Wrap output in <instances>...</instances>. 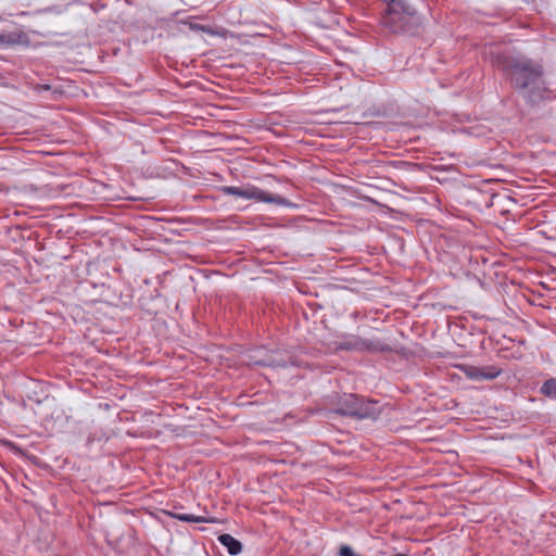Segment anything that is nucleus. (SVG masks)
Returning a JSON list of instances; mask_svg holds the SVG:
<instances>
[{"instance_id":"obj_1","label":"nucleus","mask_w":556,"mask_h":556,"mask_svg":"<svg viewBox=\"0 0 556 556\" xmlns=\"http://www.w3.org/2000/svg\"><path fill=\"white\" fill-rule=\"evenodd\" d=\"M496 64L528 104L535 105L548 98L551 90L541 64L519 55H498Z\"/></svg>"},{"instance_id":"obj_2","label":"nucleus","mask_w":556,"mask_h":556,"mask_svg":"<svg viewBox=\"0 0 556 556\" xmlns=\"http://www.w3.org/2000/svg\"><path fill=\"white\" fill-rule=\"evenodd\" d=\"M388 7L382 24L392 33L415 35L421 24L415 9L406 0H383Z\"/></svg>"},{"instance_id":"obj_3","label":"nucleus","mask_w":556,"mask_h":556,"mask_svg":"<svg viewBox=\"0 0 556 556\" xmlns=\"http://www.w3.org/2000/svg\"><path fill=\"white\" fill-rule=\"evenodd\" d=\"M382 412V406L377 401L366 400L352 393L340 396L336 403L333 413L341 416L363 419H377Z\"/></svg>"},{"instance_id":"obj_4","label":"nucleus","mask_w":556,"mask_h":556,"mask_svg":"<svg viewBox=\"0 0 556 556\" xmlns=\"http://www.w3.org/2000/svg\"><path fill=\"white\" fill-rule=\"evenodd\" d=\"M223 192L228 195H235L243 199L255 200L257 202L275 203L279 205H286L287 200L278 194L267 193L264 190L254 187H223Z\"/></svg>"},{"instance_id":"obj_5","label":"nucleus","mask_w":556,"mask_h":556,"mask_svg":"<svg viewBox=\"0 0 556 556\" xmlns=\"http://www.w3.org/2000/svg\"><path fill=\"white\" fill-rule=\"evenodd\" d=\"M460 369L467 378L473 381L492 380L501 372L494 367H477L470 365H462Z\"/></svg>"},{"instance_id":"obj_6","label":"nucleus","mask_w":556,"mask_h":556,"mask_svg":"<svg viewBox=\"0 0 556 556\" xmlns=\"http://www.w3.org/2000/svg\"><path fill=\"white\" fill-rule=\"evenodd\" d=\"M254 364L260 366H268V367H287L289 365H295L292 361V357H280L276 354H269L265 358H257L253 361Z\"/></svg>"},{"instance_id":"obj_7","label":"nucleus","mask_w":556,"mask_h":556,"mask_svg":"<svg viewBox=\"0 0 556 556\" xmlns=\"http://www.w3.org/2000/svg\"><path fill=\"white\" fill-rule=\"evenodd\" d=\"M364 344L363 338L354 334H344L342 340L337 343L338 350L345 351H358L362 352V345Z\"/></svg>"},{"instance_id":"obj_8","label":"nucleus","mask_w":556,"mask_h":556,"mask_svg":"<svg viewBox=\"0 0 556 556\" xmlns=\"http://www.w3.org/2000/svg\"><path fill=\"white\" fill-rule=\"evenodd\" d=\"M362 352H391L392 348L379 339H363Z\"/></svg>"},{"instance_id":"obj_9","label":"nucleus","mask_w":556,"mask_h":556,"mask_svg":"<svg viewBox=\"0 0 556 556\" xmlns=\"http://www.w3.org/2000/svg\"><path fill=\"white\" fill-rule=\"evenodd\" d=\"M219 543L225 546L230 555H238L242 551V544L228 533L218 536Z\"/></svg>"},{"instance_id":"obj_10","label":"nucleus","mask_w":556,"mask_h":556,"mask_svg":"<svg viewBox=\"0 0 556 556\" xmlns=\"http://www.w3.org/2000/svg\"><path fill=\"white\" fill-rule=\"evenodd\" d=\"M22 41V35L16 33L0 34V47L14 46Z\"/></svg>"},{"instance_id":"obj_11","label":"nucleus","mask_w":556,"mask_h":556,"mask_svg":"<svg viewBox=\"0 0 556 556\" xmlns=\"http://www.w3.org/2000/svg\"><path fill=\"white\" fill-rule=\"evenodd\" d=\"M541 393L556 400V379L551 378L546 380L541 387Z\"/></svg>"},{"instance_id":"obj_12","label":"nucleus","mask_w":556,"mask_h":556,"mask_svg":"<svg viewBox=\"0 0 556 556\" xmlns=\"http://www.w3.org/2000/svg\"><path fill=\"white\" fill-rule=\"evenodd\" d=\"M174 517L180 521H186V522H205L206 521L205 518H203V517L188 515V514H176V515H174Z\"/></svg>"},{"instance_id":"obj_13","label":"nucleus","mask_w":556,"mask_h":556,"mask_svg":"<svg viewBox=\"0 0 556 556\" xmlns=\"http://www.w3.org/2000/svg\"><path fill=\"white\" fill-rule=\"evenodd\" d=\"M185 24H188L189 28L191 30L203 31V33H206V34H210V35H215V31L213 29H211L208 26L201 25V24H195V23H191V22H185Z\"/></svg>"},{"instance_id":"obj_14","label":"nucleus","mask_w":556,"mask_h":556,"mask_svg":"<svg viewBox=\"0 0 556 556\" xmlns=\"http://www.w3.org/2000/svg\"><path fill=\"white\" fill-rule=\"evenodd\" d=\"M51 89V86L50 85H47V84H42V85H37L35 87V90L38 91V92H41V91H48Z\"/></svg>"}]
</instances>
